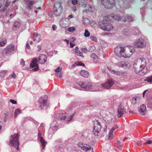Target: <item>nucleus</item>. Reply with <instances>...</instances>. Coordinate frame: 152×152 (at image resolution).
Wrapping results in <instances>:
<instances>
[{
	"mask_svg": "<svg viewBox=\"0 0 152 152\" xmlns=\"http://www.w3.org/2000/svg\"><path fill=\"white\" fill-rule=\"evenodd\" d=\"M146 61L143 58H138L135 60L133 65L134 72L139 75H143L148 71Z\"/></svg>",
	"mask_w": 152,
	"mask_h": 152,
	"instance_id": "nucleus-1",
	"label": "nucleus"
},
{
	"mask_svg": "<svg viewBox=\"0 0 152 152\" xmlns=\"http://www.w3.org/2000/svg\"><path fill=\"white\" fill-rule=\"evenodd\" d=\"M19 137L18 133L14 134L11 136L10 141V145L15 148L18 151L19 150V147L20 145L19 141L18 140Z\"/></svg>",
	"mask_w": 152,
	"mask_h": 152,
	"instance_id": "nucleus-2",
	"label": "nucleus"
},
{
	"mask_svg": "<svg viewBox=\"0 0 152 152\" xmlns=\"http://www.w3.org/2000/svg\"><path fill=\"white\" fill-rule=\"evenodd\" d=\"M123 58H129L135 52L134 48L132 46H125L123 47Z\"/></svg>",
	"mask_w": 152,
	"mask_h": 152,
	"instance_id": "nucleus-3",
	"label": "nucleus"
},
{
	"mask_svg": "<svg viewBox=\"0 0 152 152\" xmlns=\"http://www.w3.org/2000/svg\"><path fill=\"white\" fill-rule=\"evenodd\" d=\"M99 25L101 28L104 31H109L112 29L113 27L109 21L104 18L102 22H99Z\"/></svg>",
	"mask_w": 152,
	"mask_h": 152,
	"instance_id": "nucleus-4",
	"label": "nucleus"
},
{
	"mask_svg": "<svg viewBox=\"0 0 152 152\" xmlns=\"http://www.w3.org/2000/svg\"><path fill=\"white\" fill-rule=\"evenodd\" d=\"M53 10L54 14L56 16L60 15L63 11V8L60 2H56L54 4Z\"/></svg>",
	"mask_w": 152,
	"mask_h": 152,
	"instance_id": "nucleus-5",
	"label": "nucleus"
},
{
	"mask_svg": "<svg viewBox=\"0 0 152 152\" xmlns=\"http://www.w3.org/2000/svg\"><path fill=\"white\" fill-rule=\"evenodd\" d=\"M101 4L108 9H111L115 5V0H100Z\"/></svg>",
	"mask_w": 152,
	"mask_h": 152,
	"instance_id": "nucleus-6",
	"label": "nucleus"
},
{
	"mask_svg": "<svg viewBox=\"0 0 152 152\" xmlns=\"http://www.w3.org/2000/svg\"><path fill=\"white\" fill-rule=\"evenodd\" d=\"M78 146L86 152H93V148L89 145L82 142H79L77 144Z\"/></svg>",
	"mask_w": 152,
	"mask_h": 152,
	"instance_id": "nucleus-7",
	"label": "nucleus"
},
{
	"mask_svg": "<svg viewBox=\"0 0 152 152\" xmlns=\"http://www.w3.org/2000/svg\"><path fill=\"white\" fill-rule=\"evenodd\" d=\"M101 128V125L100 122L98 120L94 121L93 132L95 135H98Z\"/></svg>",
	"mask_w": 152,
	"mask_h": 152,
	"instance_id": "nucleus-8",
	"label": "nucleus"
},
{
	"mask_svg": "<svg viewBox=\"0 0 152 152\" xmlns=\"http://www.w3.org/2000/svg\"><path fill=\"white\" fill-rule=\"evenodd\" d=\"M123 47L119 45L115 47L114 49V53L115 55L120 58H123Z\"/></svg>",
	"mask_w": 152,
	"mask_h": 152,
	"instance_id": "nucleus-9",
	"label": "nucleus"
},
{
	"mask_svg": "<svg viewBox=\"0 0 152 152\" xmlns=\"http://www.w3.org/2000/svg\"><path fill=\"white\" fill-rule=\"evenodd\" d=\"M126 113L125 109L122 105L119 106L117 109V116L118 118L122 117Z\"/></svg>",
	"mask_w": 152,
	"mask_h": 152,
	"instance_id": "nucleus-10",
	"label": "nucleus"
},
{
	"mask_svg": "<svg viewBox=\"0 0 152 152\" xmlns=\"http://www.w3.org/2000/svg\"><path fill=\"white\" fill-rule=\"evenodd\" d=\"M47 97L46 96L39 98V107L41 108V109L47 105Z\"/></svg>",
	"mask_w": 152,
	"mask_h": 152,
	"instance_id": "nucleus-11",
	"label": "nucleus"
},
{
	"mask_svg": "<svg viewBox=\"0 0 152 152\" xmlns=\"http://www.w3.org/2000/svg\"><path fill=\"white\" fill-rule=\"evenodd\" d=\"M79 85L85 90H91L92 85L91 83L89 82L86 81L85 82H80Z\"/></svg>",
	"mask_w": 152,
	"mask_h": 152,
	"instance_id": "nucleus-12",
	"label": "nucleus"
},
{
	"mask_svg": "<svg viewBox=\"0 0 152 152\" xmlns=\"http://www.w3.org/2000/svg\"><path fill=\"white\" fill-rule=\"evenodd\" d=\"M15 49L14 45L11 44L7 46L3 50V53L4 54H9L12 52Z\"/></svg>",
	"mask_w": 152,
	"mask_h": 152,
	"instance_id": "nucleus-13",
	"label": "nucleus"
},
{
	"mask_svg": "<svg viewBox=\"0 0 152 152\" xmlns=\"http://www.w3.org/2000/svg\"><path fill=\"white\" fill-rule=\"evenodd\" d=\"M134 44L137 48H142L145 46L144 41L142 39H139L136 40Z\"/></svg>",
	"mask_w": 152,
	"mask_h": 152,
	"instance_id": "nucleus-14",
	"label": "nucleus"
},
{
	"mask_svg": "<svg viewBox=\"0 0 152 152\" xmlns=\"http://www.w3.org/2000/svg\"><path fill=\"white\" fill-rule=\"evenodd\" d=\"M116 65L117 66L124 69H128L130 67V64L128 62H125L124 61H120L116 63Z\"/></svg>",
	"mask_w": 152,
	"mask_h": 152,
	"instance_id": "nucleus-15",
	"label": "nucleus"
},
{
	"mask_svg": "<svg viewBox=\"0 0 152 152\" xmlns=\"http://www.w3.org/2000/svg\"><path fill=\"white\" fill-rule=\"evenodd\" d=\"M74 115H69L66 114L64 115L61 113L59 117L61 120H65L67 121H71Z\"/></svg>",
	"mask_w": 152,
	"mask_h": 152,
	"instance_id": "nucleus-16",
	"label": "nucleus"
},
{
	"mask_svg": "<svg viewBox=\"0 0 152 152\" xmlns=\"http://www.w3.org/2000/svg\"><path fill=\"white\" fill-rule=\"evenodd\" d=\"M37 61V58H34L32 60L30 66L32 68H34L32 69L33 70L37 71L38 70Z\"/></svg>",
	"mask_w": 152,
	"mask_h": 152,
	"instance_id": "nucleus-17",
	"label": "nucleus"
},
{
	"mask_svg": "<svg viewBox=\"0 0 152 152\" xmlns=\"http://www.w3.org/2000/svg\"><path fill=\"white\" fill-rule=\"evenodd\" d=\"M113 83L114 82L113 80H112L110 79L108 80L105 83L102 84L101 86L102 88L103 87L104 88L109 89L112 86Z\"/></svg>",
	"mask_w": 152,
	"mask_h": 152,
	"instance_id": "nucleus-18",
	"label": "nucleus"
},
{
	"mask_svg": "<svg viewBox=\"0 0 152 152\" xmlns=\"http://www.w3.org/2000/svg\"><path fill=\"white\" fill-rule=\"evenodd\" d=\"M138 110L139 113L142 115L145 114L146 111V106L144 104L141 105L138 107Z\"/></svg>",
	"mask_w": 152,
	"mask_h": 152,
	"instance_id": "nucleus-19",
	"label": "nucleus"
},
{
	"mask_svg": "<svg viewBox=\"0 0 152 152\" xmlns=\"http://www.w3.org/2000/svg\"><path fill=\"white\" fill-rule=\"evenodd\" d=\"M107 68L111 73L113 74H114L117 75L123 76L125 74V73L124 72H121L119 71H115L114 70H112L111 69V67H108Z\"/></svg>",
	"mask_w": 152,
	"mask_h": 152,
	"instance_id": "nucleus-20",
	"label": "nucleus"
},
{
	"mask_svg": "<svg viewBox=\"0 0 152 152\" xmlns=\"http://www.w3.org/2000/svg\"><path fill=\"white\" fill-rule=\"evenodd\" d=\"M46 60L47 57L45 55L41 54L39 57V63L43 64L46 62Z\"/></svg>",
	"mask_w": 152,
	"mask_h": 152,
	"instance_id": "nucleus-21",
	"label": "nucleus"
},
{
	"mask_svg": "<svg viewBox=\"0 0 152 152\" xmlns=\"http://www.w3.org/2000/svg\"><path fill=\"white\" fill-rule=\"evenodd\" d=\"M108 18L111 19L112 18V19L118 21H119L121 20V18L120 16L118 15H113V14H112L111 15L109 16H107Z\"/></svg>",
	"mask_w": 152,
	"mask_h": 152,
	"instance_id": "nucleus-22",
	"label": "nucleus"
},
{
	"mask_svg": "<svg viewBox=\"0 0 152 152\" xmlns=\"http://www.w3.org/2000/svg\"><path fill=\"white\" fill-rule=\"evenodd\" d=\"M25 0L26 4V7H27L28 9H31L32 8L33 1L29 0Z\"/></svg>",
	"mask_w": 152,
	"mask_h": 152,
	"instance_id": "nucleus-23",
	"label": "nucleus"
},
{
	"mask_svg": "<svg viewBox=\"0 0 152 152\" xmlns=\"http://www.w3.org/2000/svg\"><path fill=\"white\" fill-rule=\"evenodd\" d=\"M91 57L93 59L94 62L95 63H97L99 61L98 56L94 53H93L91 54Z\"/></svg>",
	"mask_w": 152,
	"mask_h": 152,
	"instance_id": "nucleus-24",
	"label": "nucleus"
},
{
	"mask_svg": "<svg viewBox=\"0 0 152 152\" xmlns=\"http://www.w3.org/2000/svg\"><path fill=\"white\" fill-rule=\"evenodd\" d=\"M40 141L41 144L42 149L43 150L45 149L47 142L44 140L42 137H40Z\"/></svg>",
	"mask_w": 152,
	"mask_h": 152,
	"instance_id": "nucleus-25",
	"label": "nucleus"
},
{
	"mask_svg": "<svg viewBox=\"0 0 152 152\" xmlns=\"http://www.w3.org/2000/svg\"><path fill=\"white\" fill-rule=\"evenodd\" d=\"M80 74L81 76L85 77H88L89 75L88 72L84 70H81L80 71Z\"/></svg>",
	"mask_w": 152,
	"mask_h": 152,
	"instance_id": "nucleus-26",
	"label": "nucleus"
},
{
	"mask_svg": "<svg viewBox=\"0 0 152 152\" xmlns=\"http://www.w3.org/2000/svg\"><path fill=\"white\" fill-rule=\"evenodd\" d=\"M10 4V1L7 0L6 2V3L5 4V5L2 9L1 10V11H2L3 12H4L6 11V10L7 9V8L9 6Z\"/></svg>",
	"mask_w": 152,
	"mask_h": 152,
	"instance_id": "nucleus-27",
	"label": "nucleus"
},
{
	"mask_svg": "<svg viewBox=\"0 0 152 152\" xmlns=\"http://www.w3.org/2000/svg\"><path fill=\"white\" fill-rule=\"evenodd\" d=\"M116 129V128H113L110 130L108 135V139L110 140L112 139L113 137V133L114 131Z\"/></svg>",
	"mask_w": 152,
	"mask_h": 152,
	"instance_id": "nucleus-28",
	"label": "nucleus"
},
{
	"mask_svg": "<svg viewBox=\"0 0 152 152\" xmlns=\"http://www.w3.org/2000/svg\"><path fill=\"white\" fill-rule=\"evenodd\" d=\"M133 20V18L131 16H127L124 18V19L123 20V21L124 22H131Z\"/></svg>",
	"mask_w": 152,
	"mask_h": 152,
	"instance_id": "nucleus-29",
	"label": "nucleus"
},
{
	"mask_svg": "<svg viewBox=\"0 0 152 152\" xmlns=\"http://www.w3.org/2000/svg\"><path fill=\"white\" fill-rule=\"evenodd\" d=\"M7 42L6 39H4L0 40V47H2L4 46Z\"/></svg>",
	"mask_w": 152,
	"mask_h": 152,
	"instance_id": "nucleus-30",
	"label": "nucleus"
},
{
	"mask_svg": "<svg viewBox=\"0 0 152 152\" xmlns=\"http://www.w3.org/2000/svg\"><path fill=\"white\" fill-rule=\"evenodd\" d=\"M123 33L124 35L126 36H129L130 34L129 30L127 29H124Z\"/></svg>",
	"mask_w": 152,
	"mask_h": 152,
	"instance_id": "nucleus-31",
	"label": "nucleus"
},
{
	"mask_svg": "<svg viewBox=\"0 0 152 152\" xmlns=\"http://www.w3.org/2000/svg\"><path fill=\"white\" fill-rule=\"evenodd\" d=\"M89 19L87 18H85L83 19V23L85 25H87L89 22Z\"/></svg>",
	"mask_w": 152,
	"mask_h": 152,
	"instance_id": "nucleus-32",
	"label": "nucleus"
},
{
	"mask_svg": "<svg viewBox=\"0 0 152 152\" xmlns=\"http://www.w3.org/2000/svg\"><path fill=\"white\" fill-rule=\"evenodd\" d=\"M85 66V65L82 62H75L74 63V64L72 66H74V67L75 66Z\"/></svg>",
	"mask_w": 152,
	"mask_h": 152,
	"instance_id": "nucleus-33",
	"label": "nucleus"
},
{
	"mask_svg": "<svg viewBox=\"0 0 152 152\" xmlns=\"http://www.w3.org/2000/svg\"><path fill=\"white\" fill-rule=\"evenodd\" d=\"M6 70H2L0 72V76L2 78H4V77L6 73L7 72Z\"/></svg>",
	"mask_w": 152,
	"mask_h": 152,
	"instance_id": "nucleus-34",
	"label": "nucleus"
},
{
	"mask_svg": "<svg viewBox=\"0 0 152 152\" xmlns=\"http://www.w3.org/2000/svg\"><path fill=\"white\" fill-rule=\"evenodd\" d=\"M75 53L76 55L78 56H80L82 57H84L83 53L79 50H77V51H75Z\"/></svg>",
	"mask_w": 152,
	"mask_h": 152,
	"instance_id": "nucleus-35",
	"label": "nucleus"
},
{
	"mask_svg": "<svg viewBox=\"0 0 152 152\" xmlns=\"http://www.w3.org/2000/svg\"><path fill=\"white\" fill-rule=\"evenodd\" d=\"M120 144L121 142L119 140H118L115 144V146L120 150L122 149V148H121L120 145Z\"/></svg>",
	"mask_w": 152,
	"mask_h": 152,
	"instance_id": "nucleus-36",
	"label": "nucleus"
},
{
	"mask_svg": "<svg viewBox=\"0 0 152 152\" xmlns=\"http://www.w3.org/2000/svg\"><path fill=\"white\" fill-rule=\"evenodd\" d=\"M21 113V111L19 109H18L15 110V117L16 118L18 115Z\"/></svg>",
	"mask_w": 152,
	"mask_h": 152,
	"instance_id": "nucleus-37",
	"label": "nucleus"
},
{
	"mask_svg": "<svg viewBox=\"0 0 152 152\" xmlns=\"http://www.w3.org/2000/svg\"><path fill=\"white\" fill-rule=\"evenodd\" d=\"M144 80L148 82H152V75L151 76L148 77L145 79Z\"/></svg>",
	"mask_w": 152,
	"mask_h": 152,
	"instance_id": "nucleus-38",
	"label": "nucleus"
},
{
	"mask_svg": "<svg viewBox=\"0 0 152 152\" xmlns=\"http://www.w3.org/2000/svg\"><path fill=\"white\" fill-rule=\"evenodd\" d=\"M20 25L19 22H16L14 24L13 27L18 28L20 26Z\"/></svg>",
	"mask_w": 152,
	"mask_h": 152,
	"instance_id": "nucleus-39",
	"label": "nucleus"
},
{
	"mask_svg": "<svg viewBox=\"0 0 152 152\" xmlns=\"http://www.w3.org/2000/svg\"><path fill=\"white\" fill-rule=\"evenodd\" d=\"M90 38L92 40L96 42H97V38L95 37L94 36H91L90 37Z\"/></svg>",
	"mask_w": 152,
	"mask_h": 152,
	"instance_id": "nucleus-40",
	"label": "nucleus"
},
{
	"mask_svg": "<svg viewBox=\"0 0 152 152\" xmlns=\"http://www.w3.org/2000/svg\"><path fill=\"white\" fill-rule=\"evenodd\" d=\"M96 50V47L92 45L90 47L89 50L90 52H93Z\"/></svg>",
	"mask_w": 152,
	"mask_h": 152,
	"instance_id": "nucleus-41",
	"label": "nucleus"
},
{
	"mask_svg": "<svg viewBox=\"0 0 152 152\" xmlns=\"http://www.w3.org/2000/svg\"><path fill=\"white\" fill-rule=\"evenodd\" d=\"M84 36L85 37H88L90 36V33L88 31V30L86 29L85 30V32L84 33Z\"/></svg>",
	"mask_w": 152,
	"mask_h": 152,
	"instance_id": "nucleus-42",
	"label": "nucleus"
},
{
	"mask_svg": "<svg viewBox=\"0 0 152 152\" xmlns=\"http://www.w3.org/2000/svg\"><path fill=\"white\" fill-rule=\"evenodd\" d=\"M62 68L61 67H58L57 69L55 70V72H61L62 70Z\"/></svg>",
	"mask_w": 152,
	"mask_h": 152,
	"instance_id": "nucleus-43",
	"label": "nucleus"
},
{
	"mask_svg": "<svg viewBox=\"0 0 152 152\" xmlns=\"http://www.w3.org/2000/svg\"><path fill=\"white\" fill-rule=\"evenodd\" d=\"M68 30L69 32H73L75 30V28L74 27H70L68 28Z\"/></svg>",
	"mask_w": 152,
	"mask_h": 152,
	"instance_id": "nucleus-44",
	"label": "nucleus"
},
{
	"mask_svg": "<svg viewBox=\"0 0 152 152\" xmlns=\"http://www.w3.org/2000/svg\"><path fill=\"white\" fill-rule=\"evenodd\" d=\"M10 76H11V78L14 79H15L16 78V75L14 72L11 75H10Z\"/></svg>",
	"mask_w": 152,
	"mask_h": 152,
	"instance_id": "nucleus-45",
	"label": "nucleus"
},
{
	"mask_svg": "<svg viewBox=\"0 0 152 152\" xmlns=\"http://www.w3.org/2000/svg\"><path fill=\"white\" fill-rule=\"evenodd\" d=\"M4 0H0V9L3 5L4 3Z\"/></svg>",
	"mask_w": 152,
	"mask_h": 152,
	"instance_id": "nucleus-46",
	"label": "nucleus"
},
{
	"mask_svg": "<svg viewBox=\"0 0 152 152\" xmlns=\"http://www.w3.org/2000/svg\"><path fill=\"white\" fill-rule=\"evenodd\" d=\"M10 101L11 102L14 104H16L17 103L16 101L14 100L11 99L10 100Z\"/></svg>",
	"mask_w": 152,
	"mask_h": 152,
	"instance_id": "nucleus-47",
	"label": "nucleus"
},
{
	"mask_svg": "<svg viewBox=\"0 0 152 152\" xmlns=\"http://www.w3.org/2000/svg\"><path fill=\"white\" fill-rule=\"evenodd\" d=\"M81 51L84 53H86L88 52V50L86 48H83L81 49Z\"/></svg>",
	"mask_w": 152,
	"mask_h": 152,
	"instance_id": "nucleus-48",
	"label": "nucleus"
},
{
	"mask_svg": "<svg viewBox=\"0 0 152 152\" xmlns=\"http://www.w3.org/2000/svg\"><path fill=\"white\" fill-rule=\"evenodd\" d=\"M20 64L23 67L25 65V61L23 59H21Z\"/></svg>",
	"mask_w": 152,
	"mask_h": 152,
	"instance_id": "nucleus-49",
	"label": "nucleus"
},
{
	"mask_svg": "<svg viewBox=\"0 0 152 152\" xmlns=\"http://www.w3.org/2000/svg\"><path fill=\"white\" fill-rule=\"evenodd\" d=\"M77 2L78 1L77 0H72V4L74 5L76 4H77Z\"/></svg>",
	"mask_w": 152,
	"mask_h": 152,
	"instance_id": "nucleus-50",
	"label": "nucleus"
},
{
	"mask_svg": "<svg viewBox=\"0 0 152 152\" xmlns=\"http://www.w3.org/2000/svg\"><path fill=\"white\" fill-rule=\"evenodd\" d=\"M152 143V141L149 140L146 141L144 144H149Z\"/></svg>",
	"mask_w": 152,
	"mask_h": 152,
	"instance_id": "nucleus-51",
	"label": "nucleus"
},
{
	"mask_svg": "<svg viewBox=\"0 0 152 152\" xmlns=\"http://www.w3.org/2000/svg\"><path fill=\"white\" fill-rule=\"evenodd\" d=\"M57 28V26L55 25H53L52 26L53 30L54 31Z\"/></svg>",
	"mask_w": 152,
	"mask_h": 152,
	"instance_id": "nucleus-52",
	"label": "nucleus"
},
{
	"mask_svg": "<svg viewBox=\"0 0 152 152\" xmlns=\"http://www.w3.org/2000/svg\"><path fill=\"white\" fill-rule=\"evenodd\" d=\"M70 45L71 48H72L75 45V44L74 43H72V42H70Z\"/></svg>",
	"mask_w": 152,
	"mask_h": 152,
	"instance_id": "nucleus-53",
	"label": "nucleus"
},
{
	"mask_svg": "<svg viewBox=\"0 0 152 152\" xmlns=\"http://www.w3.org/2000/svg\"><path fill=\"white\" fill-rule=\"evenodd\" d=\"M141 144H142L141 142L140 141H137V145H138V146H140V145H141Z\"/></svg>",
	"mask_w": 152,
	"mask_h": 152,
	"instance_id": "nucleus-54",
	"label": "nucleus"
},
{
	"mask_svg": "<svg viewBox=\"0 0 152 152\" xmlns=\"http://www.w3.org/2000/svg\"><path fill=\"white\" fill-rule=\"evenodd\" d=\"M38 34L36 33H35L33 34V36L35 38H37L38 37Z\"/></svg>",
	"mask_w": 152,
	"mask_h": 152,
	"instance_id": "nucleus-55",
	"label": "nucleus"
},
{
	"mask_svg": "<svg viewBox=\"0 0 152 152\" xmlns=\"http://www.w3.org/2000/svg\"><path fill=\"white\" fill-rule=\"evenodd\" d=\"M26 47L27 49H30V47L29 45V43L28 42H27L26 43Z\"/></svg>",
	"mask_w": 152,
	"mask_h": 152,
	"instance_id": "nucleus-56",
	"label": "nucleus"
},
{
	"mask_svg": "<svg viewBox=\"0 0 152 152\" xmlns=\"http://www.w3.org/2000/svg\"><path fill=\"white\" fill-rule=\"evenodd\" d=\"M57 76L59 77H61L62 76V73H60L57 74Z\"/></svg>",
	"mask_w": 152,
	"mask_h": 152,
	"instance_id": "nucleus-57",
	"label": "nucleus"
},
{
	"mask_svg": "<svg viewBox=\"0 0 152 152\" xmlns=\"http://www.w3.org/2000/svg\"><path fill=\"white\" fill-rule=\"evenodd\" d=\"M48 15L50 16V18H52L53 17V15L51 13H49L48 14Z\"/></svg>",
	"mask_w": 152,
	"mask_h": 152,
	"instance_id": "nucleus-58",
	"label": "nucleus"
},
{
	"mask_svg": "<svg viewBox=\"0 0 152 152\" xmlns=\"http://www.w3.org/2000/svg\"><path fill=\"white\" fill-rule=\"evenodd\" d=\"M64 41L66 42L67 44H68L69 43V41L68 40L65 39H64Z\"/></svg>",
	"mask_w": 152,
	"mask_h": 152,
	"instance_id": "nucleus-59",
	"label": "nucleus"
},
{
	"mask_svg": "<svg viewBox=\"0 0 152 152\" xmlns=\"http://www.w3.org/2000/svg\"><path fill=\"white\" fill-rule=\"evenodd\" d=\"M68 17L69 18H73V15H70Z\"/></svg>",
	"mask_w": 152,
	"mask_h": 152,
	"instance_id": "nucleus-60",
	"label": "nucleus"
},
{
	"mask_svg": "<svg viewBox=\"0 0 152 152\" xmlns=\"http://www.w3.org/2000/svg\"><path fill=\"white\" fill-rule=\"evenodd\" d=\"M147 91V90H145L143 92V97H144L145 94V93H146V92Z\"/></svg>",
	"mask_w": 152,
	"mask_h": 152,
	"instance_id": "nucleus-61",
	"label": "nucleus"
},
{
	"mask_svg": "<svg viewBox=\"0 0 152 152\" xmlns=\"http://www.w3.org/2000/svg\"><path fill=\"white\" fill-rule=\"evenodd\" d=\"M75 51H77V50H79V48L77 47H76L75 48Z\"/></svg>",
	"mask_w": 152,
	"mask_h": 152,
	"instance_id": "nucleus-62",
	"label": "nucleus"
},
{
	"mask_svg": "<svg viewBox=\"0 0 152 152\" xmlns=\"http://www.w3.org/2000/svg\"><path fill=\"white\" fill-rule=\"evenodd\" d=\"M106 129H105V128H104V133H103V134H104V133H105V134H106Z\"/></svg>",
	"mask_w": 152,
	"mask_h": 152,
	"instance_id": "nucleus-63",
	"label": "nucleus"
},
{
	"mask_svg": "<svg viewBox=\"0 0 152 152\" xmlns=\"http://www.w3.org/2000/svg\"><path fill=\"white\" fill-rule=\"evenodd\" d=\"M33 122L35 124H36V123H37V122L36 121H35L34 120H33Z\"/></svg>",
	"mask_w": 152,
	"mask_h": 152,
	"instance_id": "nucleus-64",
	"label": "nucleus"
}]
</instances>
